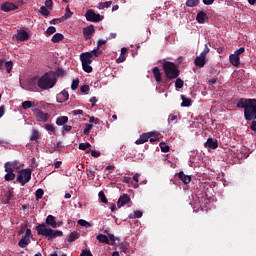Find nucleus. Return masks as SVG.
Returning a JSON list of instances; mask_svg holds the SVG:
<instances>
[{
    "mask_svg": "<svg viewBox=\"0 0 256 256\" xmlns=\"http://www.w3.org/2000/svg\"><path fill=\"white\" fill-rule=\"evenodd\" d=\"M237 109H244L246 121H256V99L240 98L236 102Z\"/></svg>",
    "mask_w": 256,
    "mask_h": 256,
    "instance_id": "obj_1",
    "label": "nucleus"
},
{
    "mask_svg": "<svg viewBox=\"0 0 256 256\" xmlns=\"http://www.w3.org/2000/svg\"><path fill=\"white\" fill-rule=\"evenodd\" d=\"M55 83H57V78H55V74L53 72H47L38 80V87L40 89H53L55 87Z\"/></svg>",
    "mask_w": 256,
    "mask_h": 256,
    "instance_id": "obj_2",
    "label": "nucleus"
},
{
    "mask_svg": "<svg viewBox=\"0 0 256 256\" xmlns=\"http://www.w3.org/2000/svg\"><path fill=\"white\" fill-rule=\"evenodd\" d=\"M36 231L38 235L48 237L49 239H56V237H63V231L47 228V224L45 223L39 224L36 227Z\"/></svg>",
    "mask_w": 256,
    "mask_h": 256,
    "instance_id": "obj_3",
    "label": "nucleus"
},
{
    "mask_svg": "<svg viewBox=\"0 0 256 256\" xmlns=\"http://www.w3.org/2000/svg\"><path fill=\"white\" fill-rule=\"evenodd\" d=\"M164 73L167 77V79L173 80L177 79L179 77V68H177V65L173 62H164L162 65Z\"/></svg>",
    "mask_w": 256,
    "mask_h": 256,
    "instance_id": "obj_4",
    "label": "nucleus"
},
{
    "mask_svg": "<svg viewBox=\"0 0 256 256\" xmlns=\"http://www.w3.org/2000/svg\"><path fill=\"white\" fill-rule=\"evenodd\" d=\"M80 61L82 63V69L85 71V73H92L93 67H91V64L93 63V58L91 57V54L88 52H84L80 54Z\"/></svg>",
    "mask_w": 256,
    "mask_h": 256,
    "instance_id": "obj_5",
    "label": "nucleus"
},
{
    "mask_svg": "<svg viewBox=\"0 0 256 256\" xmlns=\"http://www.w3.org/2000/svg\"><path fill=\"white\" fill-rule=\"evenodd\" d=\"M209 47H211V42L206 43L204 45V50L195 58L194 63L196 67H205V64L207 63V54L211 51Z\"/></svg>",
    "mask_w": 256,
    "mask_h": 256,
    "instance_id": "obj_6",
    "label": "nucleus"
},
{
    "mask_svg": "<svg viewBox=\"0 0 256 256\" xmlns=\"http://www.w3.org/2000/svg\"><path fill=\"white\" fill-rule=\"evenodd\" d=\"M17 181L21 183L22 186L26 185L31 181V169H23L18 173Z\"/></svg>",
    "mask_w": 256,
    "mask_h": 256,
    "instance_id": "obj_7",
    "label": "nucleus"
},
{
    "mask_svg": "<svg viewBox=\"0 0 256 256\" xmlns=\"http://www.w3.org/2000/svg\"><path fill=\"white\" fill-rule=\"evenodd\" d=\"M85 17L86 20L90 21V23H99V21H103L105 19L104 16L95 13L93 9L87 10Z\"/></svg>",
    "mask_w": 256,
    "mask_h": 256,
    "instance_id": "obj_8",
    "label": "nucleus"
},
{
    "mask_svg": "<svg viewBox=\"0 0 256 256\" xmlns=\"http://www.w3.org/2000/svg\"><path fill=\"white\" fill-rule=\"evenodd\" d=\"M32 113H34L36 121H39L41 123H47L49 121V113H45L39 108L32 109Z\"/></svg>",
    "mask_w": 256,
    "mask_h": 256,
    "instance_id": "obj_9",
    "label": "nucleus"
},
{
    "mask_svg": "<svg viewBox=\"0 0 256 256\" xmlns=\"http://www.w3.org/2000/svg\"><path fill=\"white\" fill-rule=\"evenodd\" d=\"M13 41H27L29 34L25 30H18L17 34L12 37Z\"/></svg>",
    "mask_w": 256,
    "mask_h": 256,
    "instance_id": "obj_10",
    "label": "nucleus"
},
{
    "mask_svg": "<svg viewBox=\"0 0 256 256\" xmlns=\"http://www.w3.org/2000/svg\"><path fill=\"white\" fill-rule=\"evenodd\" d=\"M93 33H95V26H93V24L83 28V35L85 39H91V37H93Z\"/></svg>",
    "mask_w": 256,
    "mask_h": 256,
    "instance_id": "obj_11",
    "label": "nucleus"
},
{
    "mask_svg": "<svg viewBox=\"0 0 256 256\" xmlns=\"http://www.w3.org/2000/svg\"><path fill=\"white\" fill-rule=\"evenodd\" d=\"M153 137V132L144 133L140 135L139 139L135 141L136 145H143V143H147L149 139Z\"/></svg>",
    "mask_w": 256,
    "mask_h": 256,
    "instance_id": "obj_12",
    "label": "nucleus"
},
{
    "mask_svg": "<svg viewBox=\"0 0 256 256\" xmlns=\"http://www.w3.org/2000/svg\"><path fill=\"white\" fill-rule=\"evenodd\" d=\"M0 9L5 13H9V11H15L17 9V5L11 2H5L4 4H1Z\"/></svg>",
    "mask_w": 256,
    "mask_h": 256,
    "instance_id": "obj_13",
    "label": "nucleus"
},
{
    "mask_svg": "<svg viewBox=\"0 0 256 256\" xmlns=\"http://www.w3.org/2000/svg\"><path fill=\"white\" fill-rule=\"evenodd\" d=\"M69 99V92L67 90H63L62 92L58 93L56 96L57 103H65Z\"/></svg>",
    "mask_w": 256,
    "mask_h": 256,
    "instance_id": "obj_14",
    "label": "nucleus"
},
{
    "mask_svg": "<svg viewBox=\"0 0 256 256\" xmlns=\"http://www.w3.org/2000/svg\"><path fill=\"white\" fill-rule=\"evenodd\" d=\"M130 202H131V198L129 197V195L124 194L119 197L117 202V207L121 209V207H124V205H127V203H130Z\"/></svg>",
    "mask_w": 256,
    "mask_h": 256,
    "instance_id": "obj_15",
    "label": "nucleus"
},
{
    "mask_svg": "<svg viewBox=\"0 0 256 256\" xmlns=\"http://www.w3.org/2000/svg\"><path fill=\"white\" fill-rule=\"evenodd\" d=\"M5 171L15 172L17 169H19V162L13 161V162H7L5 163Z\"/></svg>",
    "mask_w": 256,
    "mask_h": 256,
    "instance_id": "obj_16",
    "label": "nucleus"
},
{
    "mask_svg": "<svg viewBox=\"0 0 256 256\" xmlns=\"http://www.w3.org/2000/svg\"><path fill=\"white\" fill-rule=\"evenodd\" d=\"M204 147H206L207 149H217V147H219V143L213 138H208L207 141L204 143Z\"/></svg>",
    "mask_w": 256,
    "mask_h": 256,
    "instance_id": "obj_17",
    "label": "nucleus"
},
{
    "mask_svg": "<svg viewBox=\"0 0 256 256\" xmlns=\"http://www.w3.org/2000/svg\"><path fill=\"white\" fill-rule=\"evenodd\" d=\"M229 61L233 67H239L241 65V58L235 54L229 56Z\"/></svg>",
    "mask_w": 256,
    "mask_h": 256,
    "instance_id": "obj_18",
    "label": "nucleus"
},
{
    "mask_svg": "<svg viewBox=\"0 0 256 256\" xmlns=\"http://www.w3.org/2000/svg\"><path fill=\"white\" fill-rule=\"evenodd\" d=\"M178 178L184 183V185H189L191 183V176L185 175L183 171L178 173Z\"/></svg>",
    "mask_w": 256,
    "mask_h": 256,
    "instance_id": "obj_19",
    "label": "nucleus"
},
{
    "mask_svg": "<svg viewBox=\"0 0 256 256\" xmlns=\"http://www.w3.org/2000/svg\"><path fill=\"white\" fill-rule=\"evenodd\" d=\"M46 225H49V227H52V229L57 228V221H55V216L48 215L45 221Z\"/></svg>",
    "mask_w": 256,
    "mask_h": 256,
    "instance_id": "obj_20",
    "label": "nucleus"
},
{
    "mask_svg": "<svg viewBox=\"0 0 256 256\" xmlns=\"http://www.w3.org/2000/svg\"><path fill=\"white\" fill-rule=\"evenodd\" d=\"M127 48L123 47L121 48L120 56L116 59L117 63H124L125 59H127Z\"/></svg>",
    "mask_w": 256,
    "mask_h": 256,
    "instance_id": "obj_21",
    "label": "nucleus"
},
{
    "mask_svg": "<svg viewBox=\"0 0 256 256\" xmlns=\"http://www.w3.org/2000/svg\"><path fill=\"white\" fill-rule=\"evenodd\" d=\"M152 73L154 75L156 83H161V70L159 69V67H154L152 69Z\"/></svg>",
    "mask_w": 256,
    "mask_h": 256,
    "instance_id": "obj_22",
    "label": "nucleus"
},
{
    "mask_svg": "<svg viewBox=\"0 0 256 256\" xmlns=\"http://www.w3.org/2000/svg\"><path fill=\"white\" fill-rule=\"evenodd\" d=\"M97 241H99V243H105V245H110L109 243V237H107V235L105 234H98L96 236Z\"/></svg>",
    "mask_w": 256,
    "mask_h": 256,
    "instance_id": "obj_23",
    "label": "nucleus"
},
{
    "mask_svg": "<svg viewBox=\"0 0 256 256\" xmlns=\"http://www.w3.org/2000/svg\"><path fill=\"white\" fill-rule=\"evenodd\" d=\"M206 19H208L207 13H205L203 11L198 12V14L196 16V21H198V23H205Z\"/></svg>",
    "mask_w": 256,
    "mask_h": 256,
    "instance_id": "obj_24",
    "label": "nucleus"
},
{
    "mask_svg": "<svg viewBox=\"0 0 256 256\" xmlns=\"http://www.w3.org/2000/svg\"><path fill=\"white\" fill-rule=\"evenodd\" d=\"M69 121V117L67 116H60L56 119V125L59 127L65 126V124Z\"/></svg>",
    "mask_w": 256,
    "mask_h": 256,
    "instance_id": "obj_25",
    "label": "nucleus"
},
{
    "mask_svg": "<svg viewBox=\"0 0 256 256\" xmlns=\"http://www.w3.org/2000/svg\"><path fill=\"white\" fill-rule=\"evenodd\" d=\"M182 103L181 107H191L192 100L191 98L185 97V95H181Z\"/></svg>",
    "mask_w": 256,
    "mask_h": 256,
    "instance_id": "obj_26",
    "label": "nucleus"
},
{
    "mask_svg": "<svg viewBox=\"0 0 256 256\" xmlns=\"http://www.w3.org/2000/svg\"><path fill=\"white\" fill-rule=\"evenodd\" d=\"M31 107H37V103L31 102L29 100L22 102V109H31Z\"/></svg>",
    "mask_w": 256,
    "mask_h": 256,
    "instance_id": "obj_27",
    "label": "nucleus"
},
{
    "mask_svg": "<svg viewBox=\"0 0 256 256\" xmlns=\"http://www.w3.org/2000/svg\"><path fill=\"white\" fill-rule=\"evenodd\" d=\"M63 39H65V36H63V34L56 33L53 35L51 41L52 43H60V41H63Z\"/></svg>",
    "mask_w": 256,
    "mask_h": 256,
    "instance_id": "obj_28",
    "label": "nucleus"
},
{
    "mask_svg": "<svg viewBox=\"0 0 256 256\" xmlns=\"http://www.w3.org/2000/svg\"><path fill=\"white\" fill-rule=\"evenodd\" d=\"M113 5V1H107V2H100L98 4V9L103 10V9H109Z\"/></svg>",
    "mask_w": 256,
    "mask_h": 256,
    "instance_id": "obj_29",
    "label": "nucleus"
},
{
    "mask_svg": "<svg viewBox=\"0 0 256 256\" xmlns=\"http://www.w3.org/2000/svg\"><path fill=\"white\" fill-rule=\"evenodd\" d=\"M65 11L66 13L64 14V16H62V21H67V19H71L73 15V12H71L69 6H66Z\"/></svg>",
    "mask_w": 256,
    "mask_h": 256,
    "instance_id": "obj_30",
    "label": "nucleus"
},
{
    "mask_svg": "<svg viewBox=\"0 0 256 256\" xmlns=\"http://www.w3.org/2000/svg\"><path fill=\"white\" fill-rule=\"evenodd\" d=\"M27 245H29V238L23 236L18 242V246L23 249L27 247Z\"/></svg>",
    "mask_w": 256,
    "mask_h": 256,
    "instance_id": "obj_31",
    "label": "nucleus"
},
{
    "mask_svg": "<svg viewBox=\"0 0 256 256\" xmlns=\"http://www.w3.org/2000/svg\"><path fill=\"white\" fill-rule=\"evenodd\" d=\"M143 217V212L138 210L135 211L134 213H131L129 215V219H141Z\"/></svg>",
    "mask_w": 256,
    "mask_h": 256,
    "instance_id": "obj_32",
    "label": "nucleus"
},
{
    "mask_svg": "<svg viewBox=\"0 0 256 256\" xmlns=\"http://www.w3.org/2000/svg\"><path fill=\"white\" fill-rule=\"evenodd\" d=\"M78 225L81 227H86V229H89V227H93L92 223H89L87 220L80 219L78 220Z\"/></svg>",
    "mask_w": 256,
    "mask_h": 256,
    "instance_id": "obj_33",
    "label": "nucleus"
},
{
    "mask_svg": "<svg viewBox=\"0 0 256 256\" xmlns=\"http://www.w3.org/2000/svg\"><path fill=\"white\" fill-rule=\"evenodd\" d=\"M79 239V233L72 232L68 237V243H73V241H77Z\"/></svg>",
    "mask_w": 256,
    "mask_h": 256,
    "instance_id": "obj_34",
    "label": "nucleus"
},
{
    "mask_svg": "<svg viewBox=\"0 0 256 256\" xmlns=\"http://www.w3.org/2000/svg\"><path fill=\"white\" fill-rule=\"evenodd\" d=\"M87 53H89L91 58L93 59V57H99V55H101L103 52L101 50H99V47H97L94 50H92L91 52H87Z\"/></svg>",
    "mask_w": 256,
    "mask_h": 256,
    "instance_id": "obj_35",
    "label": "nucleus"
},
{
    "mask_svg": "<svg viewBox=\"0 0 256 256\" xmlns=\"http://www.w3.org/2000/svg\"><path fill=\"white\" fill-rule=\"evenodd\" d=\"M5 181H13L15 179V173L11 171H6Z\"/></svg>",
    "mask_w": 256,
    "mask_h": 256,
    "instance_id": "obj_36",
    "label": "nucleus"
},
{
    "mask_svg": "<svg viewBox=\"0 0 256 256\" xmlns=\"http://www.w3.org/2000/svg\"><path fill=\"white\" fill-rule=\"evenodd\" d=\"M199 5V0H187L186 6L187 7H197Z\"/></svg>",
    "mask_w": 256,
    "mask_h": 256,
    "instance_id": "obj_37",
    "label": "nucleus"
},
{
    "mask_svg": "<svg viewBox=\"0 0 256 256\" xmlns=\"http://www.w3.org/2000/svg\"><path fill=\"white\" fill-rule=\"evenodd\" d=\"M39 137H41V135L39 134V131L33 130L32 135L30 137V141H37V139H39Z\"/></svg>",
    "mask_w": 256,
    "mask_h": 256,
    "instance_id": "obj_38",
    "label": "nucleus"
},
{
    "mask_svg": "<svg viewBox=\"0 0 256 256\" xmlns=\"http://www.w3.org/2000/svg\"><path fill=\"white\" fill-rule=\"evenodd\" d=\"M40 13L41 15H43V17H49V15L51 14V12H49V9H47V7L42 6L40 8Z\"/></svg>",
    "mask_w": 256,
    "mask_h": 256,
    "instance_id": "obj_39",
    "label": "nucleus"
},
{
    "mask_svg": "<svg viewBox=\"0 0 256 256\" xmlns=\"http://www.w3.org/2000/svg\"><path fill=\"white\" fill-rule=\"evenodd\" d=\"M183 85H185V82L181 78H177L175 81L176 89H183Z\"/></svg>",
    "mask_w": 256,
    "mask_h": 256,
    "instance_id": "obj_40",
    "label": "nucleus"
},
{
    "mask_svg": "<svg viewBox=\"0 0 256 256\" xmlns=\"http://www.w3.org/2000/svg\"><path fill=\"white\" fill-rule=\"evenodd\" d=\"M89 147H91V143H89V142L79 144V149L81 151H86V149H89Z\"/></svg>",
    "mask_w": 256,
    "mask_h": 256,
    "instance_id": "obj_41",
    "label": "nucleus"
},
{
    "mask_svg": "<svg viewBox=\"0 0 256 256\" xmlns=\"http://www.w3.org/2000/svg\"><path fill=\"white\" fill-rule=\"evenodd\" d=\"M160 149L162 153H169V145L165 144V142L160 143Z\"/></svg>",
    "mask_w": 256,
    "mask_h": 256,
    "instance_id": "obj_42",
    "label": "nucleus"
},
{
    "mask_svg": "<svg viewBox=\"0 0 256 256\" xmlns=\"http://www.w3.org/2000/svg\"><path fill=\"white\" fill-rule=\"evenodd\" d=\"M44 191H43V189H38V190H36V201H39V199H43V195H44Z\"/></svg>",
    "mask_w": 256,
    "mask_h": 256,
    "instance_id": "obj_43",
    "label": "nucleus"
},
{
    "mask_svg": "<svg viewBox=\"0 0 256 256\" xmlns=\"http://www.w3.org/2000/svg\"><path fill=\"white\" fill-rule=\"evenodd\" d=\"M44 128L46 131H49L50 133H55V126L53 124H45Z\"/></svg>",
    "mask_w": 256,
    "mask_h": 256,
    "instance_id": "obj_44",
    "label": "nucleus"
},
{
    "mask_svg": "<svg viewBox=\"0 0 256 256\" xmlns=\"http://www.w3.org/2000/svg\"><path fill=\"white\" fill-rule=\"evenodd\" d=\"M98 196H99V199L101 200L102 203H107L108 202L107 196H105V192L100 191L98 193Z\"/></svg>",
    "mask_w": 256,
    "mask_h": 256,
    "instance_id": "obj_45",
    "label": "nucleus"
},
{
    "mask_svg": "<svg viewBox=\"0 0 256 256\" xmlns=\"http://www.w3.org/2000/svg\"><path fill=\"white\" fill-rule=\"evenodd\" d=\"M45 33L46 35H53V33H57V28H55V26H50Z\"/></svg>",
    "mask_w": 256,
    "mask_h": 256,
    "instance_id": "obj_46",
    "label": "nucleus"
},
{
    "mask_svg": "<svg viewBox=\"0 0 256 256\" xmlns=\"http://www.w3.org/2000/svg\"><path fill=\"white\" fill-rule=\"evenodd\" d=\"M7 73H11L13 70V61H8L5 63Z\"/></svg>",
    "mask_w": 256,
    "mask_h": 256,
    "instance_id": "obj_47",
    "label": "nucleus"
},
{
    "mask_svg": "<svg viewBox=\"0 0 256 256\" xmlns=\"http://www.w3.org/2000/svg\"><path fill=\"white\" fill-rule=\"evenodd\" d=\"M78 87H79V79L73 80L71 84L72 91H77Z\"/></svg>",
    "mask_w": 256,
    "mask_h": 256,
    "instance_id": "obj_48",
    "label": "nucleus"
},
{
    "mask_svg": "<svg viewBox=\"0 0 256 256\" xmlns=\"http://www.w3.org/2000/svg\"><path fill=\"white\" fill-rule=\"evenodd\" d=\"M86 153H91L92 157H95V158L101 157V152L95 151V150H92V149L86 151Z\"/></svg>",
    "mask_w": 256,
    "mask_h": 256,
    "instance_id": "obj_49",
    "label": "nucleus"
},
{
    "mask_svg": "<svg viewBox=\"0 0 256 256\" xmlns=\"http://www.w3.org/2000/svg\"><path fill=\"white\" fill-rule=\"evenodd\" d=\"M243 53H245V47H240L233 53V55H236V57H240V55H243Z\"/></svg>",
    "mask_w": 256,
    "mask_h": 256,
    "instance_id": "obj_50",
    "label": "nucleus"
},
{
    "mask_svg": "<svg viewBox=\"0 0 256 256\" xmlns=\"http://www.w3.org/2000/svg\"><path fill=\"white\" fill-rule=\"evenodd\" d=\"M91 129H93V124H87L83 132L84 135H89V133H91Z\"/></svg>",
    "mask_w": 256,
    "mask_h": 256,
    "instance_id": "obj_51",
    "label": "nucleus"
},
{
    "mask_svg": "<svg viewBox=\"0 0 256 256\" xmlns=\"http://www.w3.org/2000/svg\"><path fill=\"white\" fill-rule=\"evenodd\" d=\"M71 129H73V127L71 126V125H63V130H62V133H63V135H65V131L67 132V133H69V131H71Z\"/></svg>",
    "mask_w": 256,
    "mask_h": 256,
    "instance_id": "obj_52",
    "label": "nucleus"
},
{
    "mask_svg": "<svg viewBox=\"0 0 256 256\" xmlns=\"http://www.w3.org/2000/svg\"><path fill=\"white\" fill-rule=\"evenodd\" d=\"M80 256H93V254L91 253V250L85 249L82 250Z\"/></svg>",
    "mask_w": 256,
    "mask_h": 256,
    "instance_id": "obj_53",
    "label": "nucleus"
},
{
    "mask_svg": "<svg viewBox=\"0 0 256 256\" xmlns=\"http://www.w3.org/2000/svg\"><path fill=\"white\" fill-rule=\"evenodd\" d=\"M45 7H47V9H53V0H46Z\"/></svg>",
    "mask_w": 256,
    "mask_h": 256,
    "instance_id": "obj_54",
    "label": "nucleus"
},
{
    "mask_svg": "<svg viewBox=\"0 0 256 256\" xmlns=\"http://www.w3.org/2000/svg\"><path fill=\"white\" fill-rule=\"evenodd\" d=\"M62 21H65V20H63V17H61V18H55V19H53V20H51V24L52 25H57V23H61Z\"/></svg>",
    "mask_w": 256,
    "mask_h": 256,
    "instance_id": "obj_55",
    "label": "nucleus"
},
{
    "mask_svg": "<svg viewBox=\"0 0 256 256\" xmlns=\"http://www.w3.org/2000/svg\"><path fill=\"white\" fill-rule=\"evenodd\" d=\"M252 123L250 125V129L251 131H254L256 133V121L255 120H251Z\"/></svg>",
    "mask_w": 256,
    "mask_h": 256,
    "instance_id": "obj_56",
    "label": "nucleus"
},
{
    "mask_svg": "<svg viewBox=\"0 0 256 256\" xmlns=\"http://www.w3.org/2000/svg\"><path fill=\"white\" fill-rule=\"evenodd\" d=\"M89 123H95V125H97L99 123V119L95 117H90Z\"/></svg>",
    "mask_w": 256,
    "mask_h": 256,
    "instance_id": "obj_57",
    "label": "nucleus"
},
{
    "mask_svg": "<svg viewBox=\"0 0 256 256\" xmlns=\"http://www.w3.org/2000/svg\"><path fill=\"white\" fill-rule=\"evenodd\" d=\"M81 93H87L89 91V85H84L80 88Z\"/></svg>",
    "mask_w": 256,
    "mask_h": 256,
    "instance_id": "obj_58",
    "label": "nucleus"
},
{
    "mask_svg": "<svg viewBox=\"0 0 256 256\" xmlns=\"http://www.w3.org/2000/svg\"><path fill=\"white\" fill-rule=\"evenodd\" d=\"M72 115H74V116L83 115V110H74V111H72Z\"/></svg>",
    "mask_w": 256,
    "mask_h": 256,
    "instance_id": "obj_59",
    "label": "nucleus"
},
{
    "mask_svg": "<svg viewBox=\"0 0 256 256\" xmlns=\"http://www.w3.org/2000/svg\"><path fill=\"white\" fill-rule=\"evenodd\" d=\"M119 249L125 253V251H127V249H128L127 244H120Z\"/></svg>",
    "mask_w": 256,
    "mask_h": 256,
    "instance_id": "obj_60",
    "label": "nucleus"
},
{
    "mask_svg": "<svg viewBox=\"0 0 256 256\" xmlns=\"http://www.w3.org/2000/svg\"><path fill=\"white\" fill-rule=\"evenodd\" d=\"M23 237H26V239H29V237H31V229H26L25 231V235Z\"/></svg>",
    "mask_w": 256,
    "mask_h": 256,
    "instance_id": "obj_61",
    "label": "nucleus"
},
{
    "mask_svg": "<svg viewBox=\"0 0 256 256\" xmlns=\"http://www.w3.org/2000/svg\"><path fill=\"white\" fill-rule=\"evenodd\" d=\"M107 43V40H98L97 42V47L99 49V47H101V45H105Z\"/></svg>",
    "mask_w": 256,
    "mask_h": 256,
    "instance_id": "obj_62",
    "label": "nucleus"
},
{
    "mask_svg": "<svg viewBox=\"0 0 256 256\" xmlns=\"http://www.w3.org/2000/svg\"><path fill=\"white\" fill-rule=\"evenodd\" d=\"M139 177H141V174L136 173V174L133 176V181H135V183H138V182H139Z\"/></svg>",
    "mask_w": 256,
    "mask_h": 256,
    "instance_id": "obj_63",
    "label": "nucleus"
},
{
    "mask_svg": "<svg viewBox=\"0 0 256 256\" xmlns=\"http://www.w3.org/2000/svg\"><path fill=\"white\" fill-rule=\"evenodd\" d=\"M89 101L92 103V107H95V103H97V97H91Z\"/></svg>",
    "mask_w": 256,
    "mask_h": 256,
    "instance_id": "obj_64",
    "label": "nucleus"
}]
</instances>
